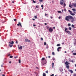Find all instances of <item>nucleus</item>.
Wrapping results in <instances>:
<instances>
[{
  "mask_svg": "<svg viewBox=\"0 0 76 76\" xmlns=\"http://www.w3.org/2000/svg\"><path fill=\"white\" fill-rule=\"evenodd\" d=\"M16 43H17V44H18V41H16Z\"/></svg>",
  "mask_w": 76,
  "mask_h": 76,
  "instance_id": "obj_60",
  "label": "nucleus"
},
{
  "mask_svg": "<svg viewBox=\"0 0 76 76\" xmlns=\"http://www.w3.org/2000/svg\"><path fill=\"white\" fill-rule=\"evenodd\" d=\"M39 1H40V2H42V1H44L43 0H39Z\"/></svg>",
  "mask_w": 76,
  "mask_h": 76,
  "instance_id": "obj_31",
  "label": "nucleus"
},
{
  "mask_svg": "<svg viewBox=\"0 0 76 76\" xmlns=\"http://www.w3.org/2000/svg\"><path fill=\"white\" fill-rule=\"evenodd\" d=\"M54 63H53L52 64V67L53 68H54Z\"/></svg>",
  "mask_w": 76,
  "mask_h": 76,
  "instance_id": "obj_14",
  "label": "nucleus"
},
{
  "mask_svg": "<svg viewBox=\"0 0 76 76\" xmlns=\"http://www.w3.org/2000/svg\"><path fill=\"white\" fill-rule=\"evenodd\" d=\"M49 32H53V29L51 28H50L49 29Z\"/></svg>",
  "mask_w": 76,
  "mask_h": 76,
  "instance_id": "obj_6",
  "label": "nucleus"
},
{
  "mask_svg": "<svg viewBox=\"0 0 76 76\" xmlns=\"http://www.w3.org/2000/svg\"><path fill=\"white\" fill-rule=\"evenodd\" d=\"M66 6V5L65 4V3H64V6Z\"/></svg>",
  "mask_w": 76,
  "mask_h": 76,
  "instance_id": "obj_38",
  "label": "nucleus"
},
{
  "mask_svg": "<svg viewBox=\"0 0 76 76\" xmlns=\"http://www.w3.org/2000/svg\"><path fill=\"white\" fill-rule=\"evenodd\" d=\"M68 26H71V24L70 23H68Z\"/></svg>",
  "mask_w": 76,
  "mask_h": 76,
  "instance_id": "obj_26",
  "label": "nucleus"
},
{
  "mask_svg": "<svg viewBox=\"0 0 76 76\" xmlns=\"http://www.w3.org/2000/svg\"><path fill=\"white\" fill-rule=\"evenodd\" d=\"M66 67L68 69H69V65H66Z\"/></svg>",
  "mask_w": 76,
  "mask_h": 76,
  "instance_id": "obj_17",
  "label": "nucleus"
},
{
  "mask_svg": "<svg viewBox=\"0 0 76 76\" xmlns=\"http://www.w3.org/2000/svg\"><path fill=\"white\" fill-rule=\"evenodd\" d=\"M9 44H14V42H13V41H12L11 42H9Z\"/></svg>",
  "mask_w": 76,
  "mask_h": 76,
  "instance_id": "obj_15",
  "label": "nucleus"
},
{
  "mask_svg": "<svg viewBox=\"0 0 76 76\" xmlns=\"http://www.w3.org/2000/svg\"><path fill=\"white\" fill-rule=\"evenodd\" d=\"M72 10H73V11H76V10H75V8H72Z\"/></svg>",
  "mask_w": 76,
  "mask_h": 76,
  "instance_id": "obj_25",
  "label": "nucleus"
},
{
  "mask_svg": "<svg viewBox=\"0 0 76 76\" xmlns=\"http://www.w3.org/2000/svg\"><path fill=\"white\" fill-rule=\"evenodd\" d=\"M15 58H18V57L16 56V57H14Z\"/></svg>",
  "mask_w": 76,
  "mask_h": 76,
  "instance_id": "obj_45",
  "label": "nucleus"
},
{
  "mask_svg": "<svg viewBox=\"0 0 76 76\" xmlns=\"http://www.w3.org/2000/svg\"><path fill=\"white\" fill-rule=\"evenodd\" d=\"M73 13H76V12H73Z\"/></svg>",
  "mask_w": 76,
  "mask_h": 76,
  "instance_id": "obj_51",
  "label": "nucleus"
},
{
  "mask_svg": "<svg viewBox=\"0 0 76 76\" xmlns=\"http://www.w3.org/2000/svg\"><path fill=\"white\" fill-rule=\"evenodd\" d=\"M63 68H60V72H63Z\"/></svg>",
  "mask_w": 76,
  "mask_h": 76,
  "instance_id": "obj_16",
  "label": "nucleus"
},
{
  "mask_svg": "<svg viewBox=\"0 0 76 76\" xmlns=\"http://www.w3.org/2000/svg\"><path fill=\"white\" fill-rule=\"evenodd\" d=\"M74 76H76V74H75L74 75Z\"/></svg>",
  "mask_w": 76,
  "mask_h": 76,
  "instance_id": "obj_58",
  "label": "nucleus"
},
{
  "mask_svg": "<svg viewBox=\"0 0 76 76\" xmlns=\"http://www.w3.org/2000/svg\"><path fill=\"white\" fill-rule=\"evenodd\" d=\"M68 30V28H67L66 27L65 28L64 31L66 32V33H67L68 34H69L70 35L71 33H70V31H67Z\"/></svg>",
  "mask_w": 76,
  "mask_h": 76,
  "instance_id": "obj_2",
  "label": "nucleus"
},
{
  "mask_svg": "<svg viewBox=\"0 0 76 76\" xmlns=\"http://www.w3.org/2000/svg\"><path fill=\"white\" fill-rule=\"evenodd\" d=\"M18 61H19V63H21L20 60L19 59L18 60Z\"/></svg>",
  "mask_w": 76,
  "mask_h": 76,
  "instance_id": "obj_35",
  "label": "nucleus"
},
{
  "mask_svg": "<svg viewBox=\"0 0 76 76\" xmlns=\"http://www.w3.org/2000/svg\"><path fill=\"white\" fill-rule=\"evenodd\" d=\"M50 18L51 19H53V17H51Z\"/></svg>",
  "mask_w": 76,
  "mask_h": 76,
  "instance_id": "obj_56",
  "label": "nucleus"
},
{
  "mask_svg": "<svg viewBox=\"0 0 76 76\" xmlns=\"http://www.w3.org/2000/svg\"><path fill=\"white\" fill-rule=\"evenodd\" d=\"M58 13H61V12L60 11H58Z\"/></svg>",
  "mask_w": 76,
  "mask_h": 76,
  "instance_id": "obj_39",
  "label": "nucleus"
},
{
  "mask_svg": "<svg viewBox=\"0 0 76 76\" xmlns=\"http://www.w3.org/2000/svg\"><path fill=\"white\" fill-rule=\"evenodd\" d=\"M33 26H36V25H35V24H34V25H33Z\"/></svg>",
  "mask_w": 76,
  "mask_h": 76,
  "instance_id": "obj_44",
  "label": "nucleus"
},
{
  "mask_svg": "<svg viewBox=\"0 0 76 76\" xmlns=\"http://www.w3.org/2000/svg\"><path fill=\"white\" fill-rule=\"evenodd\" d=\"M25 42H31V40L27 39H25Z\"/></svg>",
  "mask_w": 76,
  "mask_h": 76,
  "instance_id": "obj_5",
  "label": "nucleus"
},
{
  "mask_svg": "<svg viewBox=\"0 0 76 76\" xmlns=\"http://www.w3.org/2000/svg\"><path fill=\"white\" fill-rule=\"evenodd\" d=\"M43 76H46L45 73H44L43 74Z\"/></svg>",
  "mask_w": 76,
  "mask_h": 76,
  "instance_id": "obj_23",
  "label": "nucleus"
},
{
  "mask_svg": "<svg viewBox=\"0 0 76 76\" xmlns=\"http://www.w3.org/2000/svg\"><path fill=\"white\" fill-rule=\"evenodd\" d=\"M48 58H50L51 57V56H49L48 57Z\"/></svg>",
  "mask_w": 76,
  "mask_h": 76,
  "instance_id": "obj_55",
  "label": "nucleus"
},
{
  "mask_svg": "<svg viewBox=\"0 0 76 76\" xmlns=\"http://www.w3.org/2000/svg\"><path fill=\"white\" fill-rule=\"evenodd\" d=\"M64 2H60V4L61 5H63V4H64Z\"/></svg>",
  "mask_w": 76,
  "mask_h": 76,
  "instance_id": "obj_11",
  "label": "nucleus"
},
{
  "mask_svg": "<svg viewBox=\"0 0 76 76\" xmlns=\"http://www.w3.org/2000/svg\"><path fill=\"white\" fill-rule=\"evenodd\" d=\"M71 22H72V23H73L74 21H75V19H74V18L72 16L71 19H70Z\"/></svg>",
  "mask_w": 76,
  "mask_h": 76,
  "instance_id": "obj_4",
  "label": "nucleus"
},
{
  "mask_svg": "<svg viewBox=\"0 0 76 76\" xmlns=\"http://www.w3.org/2000/svg\"><path fill=\"white\" fill-rule=\"evenodd\" d=\"M53 29H55V27H54L53 28Z\"/></svg>",
  "mask_w": 76,
  "mask_h": 76,
  "instance_id": "obj_63",
  "label": "nucleus"
},
{
  "mask_svg": "<svg viewBox=\"0 0 76 76\" xmlns=\"http://www.w3.org/2000/svg\"><path fill=\"white\" fill-rule=\"evenodd\" d=\"M35 19H37V16L36 15L34 17Z\"/></svg>",
  "mask_w": 76,
  "mask_h": 76,
  "instance_id": "obj_29",
  "label": "nucleus"
},
{
  "mask_svg": "<svg viewBox=\"0 0 76 76\" xmlns=\"http://www.w3.org/2000/svg\"><path fill=\"white\" fill-rule=\"evenodd\" d=\"M45 16H47V15H48V14L45 13Z\"/></svg>",
  "mask_w": 76,
  "mask_h": 76,
  "instance_id": "obj_42",
  "label": "nucleus"
},
{
  "mask_svg": "<svg viewBox=\"0 0 76 76\" xmlns=\"http://www.w3.org/2000/svg\"><path fill=\"white\" fill-rule=\"evenodd\" d=\"M36 69H39V68L38 67H36Z\"/></svg>",
  "mask_w": 76,
  "mask_h": 76,
  "instance_id": "obj_61",
  "label": "nucleus"
},
{
  "mask_svg": "<svg viewBox=\"0 0 76 76\" xmlns=\"http://www.w3.org/2000/svg\"><path fill=\"white\" fill-rule=\"evenodd\" d=\"M9 46H10V47H13V45L10 44V45H9Z\"/></svg>",
  "mask_w": 76,
  "mask_h": 76,
  "instance_id": "obj_22",
  "label": "nucleus"
},
{
  "mask_svg": "<svg viewBox=\"0 0 76 76\" xmlns=\"http://www.w3.org/2000/svg\"><path fill=\"white\" fill-rule=\"evenodd\" d=\"M17 26H19V25L21 26V27H22V25L21 24V23H20V22H18V23L17 24Z\"/></svg>",
  "mask_w": 76,
  "mask_h": 76,
  "instance_id": "obj_8",
  "label": "nucleus"
},
{
  "mask_svg": "<svg viewBox=\"0 0 76 76\" xmlns=\"http://www.w3.org/2000/svg\"><path fill=\"white\" fill-rule=\"evenodd\" d=\"M41 39L42 40V41H43V38H42V37H41Z\"/></svg>",
  "mask_w": 76,
  "mask_h": 76,
  "instance_id": "obj_37",
  "label": "nucleus"
},
{
  "mask_svg": "<svg viewBox=\"0 0 76 76\" xmlns=\"http://www.w3.org/2000/svg\"><path fill=\"white\" fill-rule=\"evenodd\" d=\"M72 54L74 55V56H76V53H72Z\"/></svg>",
  "mask_w": 76,
  "mask_h": 76,
  "instance_id": "obj_21",
  "label": "nucleus"
},
{
  "mask_svg": "<svg viewBox=\"0 0 76 76\" xmlns=\"http://www.w3.org/2000/svg\"><path fill=\"white\" fill-rule=\"evenodd\" d=\"M60 2H64V0H60Z\"/></svg>",
  "mask_w": 76,
  "mask_h": 76,
  "instance_id": "obj_20",
  "label": "nucleus"
},
{
  "mask_svg": "<svg viewBox=\"0 0 76 76\" xmlns=\"http://www.w3.org/2000/svg\"><path fill=\"white\" fill-rule=\"evenodd\" d=\"M62 44H64V43L63 42V43H62Z\"/></svg>",
  "mask_w": 76,
  "mask_h": 76,
  "instance_id": "obj_64",
  "label": "nucleus"
},
{
  "mask_svg": "<svg viewBox=\"0 0 76 76\" xmlns=\"http://www.w3.org/2000/svg\"><path fill=\"white\" fill-rule=\"evenodd\" d=\"M46 44H47V43L46 42H44V45H46Z\"/></svg>",
  "mask_w": 76,
  "mask_h": 76,
  "instance_id": "obj_30",
  "label": "nucleus"
},
{
  "mask_svg": "<svg viewBox=\"0 0 76 76\" xmlns=\"http://www.w3.org/2000/svg\"><path fill=\"white\" fill-rule=\"evenodd\" d=\"M41 7H43V5H41Z\"/></svg>",
  "mask_w": 76,
  "mask_h": 76,
  "instance_id": "obj_50",
  "label": "nucleus"
},
{
  "mask_svg": "<svg viewBox=\"0 0 76 76\" xmlns=\"http://www.w3.org/2000/svg\"><path fill=\"white\" fill-rule=\"evenodd\" d=\"M52 55H53V56H54V55H55V53H54V52H53L52 53Z\"/></svg>",
  "mask_w": 76,
  "mask_h": 76,
  "instance_id": "obj_27",
  "label": "nucleus"
},
{
  "mask_svg": "<svg viewBox=\"0 0 76 76\" xmlns=\"http://www.w3.org/2000/svg\"><path fill=\"white\" fill-rule=\"evenodd\" d=\"M9 63H10V64H11V63H12V62L11 61H10L9 62Z\"/></svg>",
  "mask_w": 76,
  "mask_h": 76,
  "instance_id": "obj_46",
  "label": "nucleus"
},
{
  "mask_svg": "<svg viewBox=\"0 0 76 76\" xmlns=\"http://www.w3.org/2000/svg\"><path fill=\"white\" fill-rule=\"evenodd\" d=\"M64 10L65 11H66V9H64Z\"/></svg>",
  "mask_w": 76,
  "mask_h": 76,
  "instance_id": "obj_62",
  "label": "nucleus"
},
{
  "mask_svg": "<svg viewBox=\"0 0 76 76\" xmlns=\"http://www.w3.org/2000/svg\"><path fill=\"white\" fill-rule=\"evenodd\" d=\"M72 5H70V4H69V7H70L71 8H72Z\"/></svg>",
  "mask_w": 76,
  "mask_h": 76,
  "instance_id": "obj_28",
  "label": "nucleus"
},
{
  "mask_svg": "<svg viewBox=\"0 0 76 76\" xmlns=\"http://www.w3.org/2000/svg\"><path fill=\"white\" fill-rule=\"evenodd\" d=\"M2 76H5L4 75H2Z\"/></svg>",
  "mask_w": 76,
  "mask_h": 76,
  "instance_id": "obj_59",
  "label": "nucleus"
},
{
  "mask_svg": "<svg viewBox=\"0 0 76 76\" xmlns=\"http://www.w3.org/2000/svg\"><path fill=\"white\" fill-rule=\"evenodd\" d=\"M13 56H10V58H13Z\"/></svg>",
  "mask_w": 76,
  "mask_h": 76,
  "instance_id": "obj_34",
  "label": "nucleus"
},
{
  "mask_svg": "<svg viewBox=\"0 0 76 76\" xmlns=\"http://www.w3.org/2000/svg\"><path fill=\"white\" fill-rule=\"evenodd\" d=\"M72 16L71 15H68L66 16L65 18V20H67V21H69L70 19H71Z\"/></svg>",
  "mask_w": 76,
  "mask_h": 76,
  "instance_id": "obj_1",
  "label": "nucleus"
},
{
  "mask_svg": "<svg viewBox=\"0 0 76 76\" xmlns=\"http://www.w3.org/2000/svg\"><path fill=\"white\" fill-rule=\"evenodd\" d=\"M36 8H37V9H38V6H36Z\"/></svg>",
  "mask_w": 76,
  "mask_h": 76,
  "instance_id": "obj_48",
  "label": "nucleus"
},
{
  "mask_svg": "<svg viewBox=\"0 0 76 76\" xmlns=\"http://www.w3.org/2000/svg\"><path fill=\"white\" fill-rule=\"evenodd\" d=\"M72 5H73V6L74 7H76V4L75 3H72Z\"/></svg>",
  "mask_w": 76,
  "mask_h": 76,
  "instance_id": "obj_13",
  "label": "nucleus"
},
{
  "mask_svg": "<svg viewBox=\"0 0 76 76\" xmlns=\"http://www.w3.org/2000/svg\"><path fill=\"white\" fill-rule=\"evenodd\" d=\"M69 72H70V73H73V71L72 70H70L69 69Z\"/></svg>",
  "mask_w": 76,
  "mask_h": 76,
  "instance_id": "obj_9",
  "label": "nucleus"
},
{
  "mask_svg": "<svg viewBox=\"0 0 76 76\" xmlns=\"http://www.w3.org/2000/svg\"><path fill=\"white\" fill-rule=\"evenodd\" d=\"M65 64L66 65H69V63L68 62L66 61L65 62Z\"/></svg>",
  "mask_w": 76,
  "mask_h": 76,
  "instance_id": "obj_12",
  "label": "nucleus"
},
{
  "mask_svg": "<svg viewBox=\"0 0 76 76\" xmlns=\"http://www.w3.org/2000/svg\"><path fill=\"white\" fill-rule=\"evenodd\" d=\"M32 1H33L34 3H36V1H34V0H33Z\"/></svg>",
  "mask_w": 76,
  "mask_h": 76,
  "instance_id": "obj_32",
  "label": "nucleus"
},
{
  "mask_svg": "<svg viewBox=\"0 0 76 76\" xmlns=\"http://www.w3.org/2000/svg\"><path fill=\"white\" fill-rule=\"evenodd\" d=\"M61 17H58V19H60V18H61Z\"/></svg>",
  "mask_w": 76,
  "mask_h": 76,
  "instance_id": "obj_49",
  "label": "nucleus"
},
{
  "mask_svg": "<svg viewBox=\"0 0 76 76\" xmlns=\"http://www.w3.org/2000/svg\"><path fill=\"white\" fill-rule=\"evenodd\" d=\"M32 20H35V19H32Z\"/></svg>",
  "mask_w": 76,
  "mask_h": 76,
  "instance_id": "obj_53",
  "label": "nucleus"
},
{
  "mask_svg": "<svg viewBox=\"0 0 76 76\" xmlns=\"http://www.w3.org/2000/svg\"><path fill=\"white\" fill-rule=\"evenodd\" d=\"M53 61H54V60H55V58H53Z\"/></svg>",
  "mask_w": 76,
  "mask_h": 76,
  "instance_id": "obj_43",
  "label": "nucleus"
},
{
  "mask_svg": "<svg viewBox=\"0 0 76 76\" xmlns=\"http://www.w3.org/2000/svg\"><path fill=\"white\" fill-rule=\"evenodd\" d=\"M61 47H58L57 48V51H58L59 52V51H60V50H61Z\"/></svg>",
  "mask_w": 76,
  "mask_h": 76,
  "instance_id": "obj_7",
  "label": "nucleus"
},
{
  "mask_svg": "<svg viewBox=\"0 0 76 76\" xmlns=\"http://www.w3.org/2000/svg\"><path fill=\"white\" fill-rule=\"evenodd\" d=\"M12 3H14V1H12Z\"/></svg>",
  "mask_w": 76,
  "mask_h": 76,
  "instance_id": "obj_54",
  "label": "nucleus"
},
{
  "mask_svg": "<svg viewBox=\"0 0 76 76\" xmlns=\"http://www.w3.org/2000/svg\"><path fill=\"white\" fill-rule=\"evenodd\" d=\"M45 72L46 73H47V74L48 73V70L46 71Z\"/></svg>",
  "mask_w": 76,
  "mask_h": 76,
  "instance_id": "obj_36",
  "label": "nucleus"
},
{
  "mask_svg": "<svg viewBox=\"0 0 76 76\" xmlns=\"http://www.w3.org/2000/svg\"><path fill=\"white\" fill-rule=\"evenodd\" d=\"M50 76H54V74H52Z\"/></svg>",
  "mask_w": 76,
  "mask_h": 76,
  "instance_id": "obj_41",
  "label": "nucleus"
},
{
  "mask_svg": "<svg viewBox=\"0 0 76 76\" xmlns=\"http://www.w3.org/2000/svg\"><path fill=\"white\" fill-rule=\"evenodd\" d=\"M72 28H76V27H75V25H74L73 24H72V26H71Z\"/></svg>",
  "mask_w": 76,
  "mask_h": 76,
  "instance_id": "obj_10",
  "label": "nucleus"
},
{
  "mask_svg": "<svg viewBox=\"0 0 76 76\" xmlns=\"http://www.w3.org/2000/svg\"><path fill=\"white\" fill-rule=\"evenodd\" d=\"M71 62H72V63H73V60L71 61Z\"/></svg>",
  "mask_w": 76,
  "mask_h": 76,
  "instance_id": "obj_52",
  "label": "nucleus"
},
{
  "mask_svg": "<svg viewBox=\"0 0 76 76\" xmlns=\"http://www.w3.org/2000/svg\"><path fill=\"white\" fill-rule=\"evenodd\" d=\"M18 48L19 49H22V46H20V47H18Z\"/></svg>",
  "mask_w": 76,
  "mask_h": 76,
  "instance_id": "obj_18",
  "label": "nucleus"
},
{
  "mask_svg": "<svg viewBox=\"0 0 76 76\" xmlns=\"http://www.w3.org/2000/svg\"><path fill=\"white\" fill-rule=\"evenodd\" d=\"M47 23H45V25H47Z\"/></svg>",
  "mask_w": 76,
  "mask_h": 76,
  "instance_id": "obj_57",
  "label": "nucleus"
},
{
  "mask_svg": "<svg viewBox=\"0 0 76 76\" xmlns=\"http://www.w3.org/2000/svg\"><path fill=\"white\" fill-rule=\"evenodd\" d=\"M61 45L60 44H58L57 45H56V46L57 47H59Z\"/></svg>",
  "mask_w": 76,
  "mask_h": 76,
  "instance_id": "obj_19",
  "label": "nucleus"
},
{
  "mask_svg": "<svg viewBox=\"0 0 76 76\" xmlns=\"http://www.w3.org/2000/svg\"><path fill=\"white\" fill-rule=\"evenodd\" d=\"M45 60V58H42V60Z\"/></svg>",
  "mask_w": 76,
  "mask_h": 76,
  "instance_id": "obj_33",
  "label": "nucleus"
},
{
  "mask_svg": "<svg viewBox=\"0 0 76 76\" xmlns=\"http://www.w3.org/2000/svg\"><path fill=\"white\" fill-rule=\"evenodd\" d=\"M68 29L69 30H72V28L70 27H69Z\"/></svg>",
  "mask_w": 76,
  "mask_h": 76,
  "instance_id": "obj_24",
  "label": "nucleus"
},
{
  "mask_svg": "<svg viewBox=\"0 0 76 76\" xmlns=\"http://www.w3.org/2000/svg\"><path fill=\"white\" fill-rule=\"evenodd\" d=\"M14 21H16V19H14Z\"/></svg>",
  "mask_w": 76,
  "mask_h": 76,
  "instance_id": "obj_40",
  "label": "nucleus"
},
{
  "mask_svg": "<svg viewBox=\"0 0 76 76\" xmlns=\"http://www.w3.org/2000/svg\"><path fill=\"white\" fill-rule=\"evenodd\" d=\"M47 29H49V27L47 26Z\"/></svg>",
  "mask_w": 76,
  "mask_h": 76,
  "instance_id": "obj_47",
  "label": "nucleus"
},
{
  "mask_svg": "<svg viewBox=\"0 0 76 76\" xmlns=\"http://www.w3.org/2000/svg\"><path fill=\"white\" fill-rule=\"evenodd\" d=\"M68 12H69L70 13V14L71 15H72V16H75V14L74 13H72V12L70 10H68Z\"/></svg>",
  "mask_w": 76,
  "mask_h": 76,
  "instance_id": "obj_3",
  "label": "nucleus"
}]
</instances>
